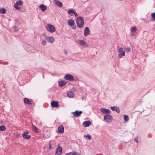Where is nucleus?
Wrapping results in <instances>:
<instances>
[{
  "instance_id": "nucleus-17",
  "label": "nucleus",
  "mask_w": 155,
  "mask_h": 155,
  "mask_svg": "<svg viewBox=\"0 0 155 155\" xmlns=\"http://www.w3.org/2000/svg\"><path fill=\"white\" fill-rule=\"evenodd\" d=\"M56 153H57L58 155H61L62 153V147H58L57 148L56 150Z\"/></svg>"
},
{
  "instance_id": "nucleus-9",
  "label": "nucleus",
  "mask_w": 155,
  "mask_h": 155,
  "mask_svg": "<svg viewBox=\"0 0 155 155\" xmlns=\"http://www.w3.org/2000/svg\"><path fill=\"white\" fill-rule=\"evenodd\" d=\"M100 111L103 114H109L110 112V110L104 108H101L100 109Z\"/></svg>"
},
{
  "instance_id": "nucleus-31",
  "label": "nucleus",
  "mask_w": 155,
  "mask_h": 155,
  "mask_svg": "<svg viewBox=\"0 0 155 155\" xmlns=\"http://www.w3.org/2000/svg\"><path fill=\"white\" fill-rule=\"evenodd\" d=\"M13 28L15 31H18L19 29L18 27L16 26H13Z\"/></svg>"
},
{
  "instance_id": "nucleus-8",
  "label": "nucleus",
  "mask_w": 155,
  "mask_h": 155,
  "mask_svg": "<svg viewBox=\"0 0 155 155\" xmlns=\"http://www.w3.org/2000/svg\"><path fill=\"white\" fill-rule=\"evenodd\" d=\"M58 134H63L64 132V128L62 125H60L58 128V130L57 131Z\"/></svg>"
},
{
  "instance_id": "nucleus-21",
  "label": "nucleus",
  "mask_w": 155,
  "mask_h": 155,
  "mask_svg": "<svg viewBox=\"0 0 155 155\" xmlns=\"http://www.w3.org/2000/svg\"><path fill=\"white\" fill-rule=\"evenodd\" d=\"M68 96L70 98H72L74 96V94L71 91H69L67 93Z\"/></svg>"
},
{
  "instance_id": "nucleus-24",
  "label": "nucleus",
  "mask_w": 155,
  "mask_h": 155,
  "mask_svg": "<svg viewBox=\"0 0 155 155\" xmlns=\"http://www.w3.org/2000/svg\"><path fill=\"white\" fill-rule=\"evenodd\" d=\"M32 129L33 131H34L35 132L37 133L38 132V128L36 127L35 126L32 125Z\"/></svg>"
},
{
  "instance_id": "nucleus-37",
  "label": "nucleus",
  "mask_w": 155,
  "mask_h": 155,
  "mask_svg": "<svg viewBox=\"0 0 155 155\" xmlns=\"http://www.w3.org/2000/svg\"><path fill=\"white\" fill-rule=\"evenodd\" d=\"M115 110L117 113H119L120 112V109L119 108L117 107L116 109H115Z\"/></svg>"
},
{
  "instance_id": "nucleus-45",
  "label": "nucleus",
  "mask_w": 155,
  "mask_h": 155,
  "mask_svg": "<svg viewBox=\"0 0 155 155\" xmlns=\"http://www.w3.org/2000/svg\"><path fill=\"white\" fill-rule=\"evenodd\" d=\"M69 10H73V9H69Z\"/></svg>"
},
{
  "instance_id": "nucleus-19",
  "label": "nucleus",
  "mask_w": 155,
  "mask_h": 155,
  "mask_svg": "<svg viewBox=\"0 0 155 155\" xmlns=\"http://www.w3.org/2000/svg\"><path fill=\"white\" fill-rule=\"evenodd\" d=\"M65 155H80V154L78 153L72 152L66 153Z\"/></svg>"
},
{
  "instance_id": "nucleus-26",
  "label": "nucleus",
  "mask_w": 155,
  "mask_h": 155,
  "mask_svg": "<svg viewBox=\"0 0 155 155\" xmlns=\"http://www.w3.org/2000/svg\"><path fill=\"white\" fill-rule=\"evenodd\" d=\"M151 16L152 18V21H155V12H153L151 14Z\"/></svg>"
},
{
  "instance_id": "nucleus-22",
  "label": "nucleus",
  "mask_w": 155,
  "mask_h": 155,
  "mask_svg": "<svg viewBox=\"0 0 155 155\" xmlns=\"http://www.w3.org/2000/svg\"><path fill=\"white\" fill-rule=\"evenodd\" d=\"M41 10H46L47 6L44 4H41L38 6Z\"/></svg>"
},
{
  "instance_id": "nucleus-5",
  "label": "nucleus",
  "mask_w": 155,
  "mask_h": 155,
  "mask_svg": "<svg viewBox=\"0 0 155 155\" xmlns=\"http://www.w3.org/2000/svg\"><path fill=\"white\" fill-rule=\"evenodd\" d=\"M23 2L21 0H19L18 1H17L16 3H15L14 5V7H15V9L17 10H20V8L18 6V5H21L23 4Z\"/></svg>"
},
{
  "instance_id": "nucleus-30",
  "label": "nucleus",
  "mask_w": 155,
  "mask_h": 155,
  "mask_svg": "<svg viewBox=\"0 0 155 155\" xmlns=\"http://www.w3.org/2000/svg\"><path fill=\"white\" fill-rule=\"evenodd\" d=\"M79 42L80 43V44L82 46L84 45L86 43L83 40H80L79 41Z\"/></svg>"
},
{
  "instance_id": "nucleus-43",
  "label": "nucleus",
  "mask_w": 155,
  "mask_h": 155,
  "mask_svg": "<svg viewBox=\"0 0 155 155\" xmlns=\"http://www.w3.org/2000/svg\"><path fill=\"white\" fill-rule=\"evenodd\" d=\"M0 10H5V9L3 8H0Z\"/></svg>"
},
{
  "instance_id": "nucleus-38",
  "label": "nucleus",
  "mask_w": 155,
  "mask_h": 155,
  "mask_svg": "<svg viewBox=\"0 0 155 155\" xmlns=\"http://www.w3.org/2000/svg\"><path fill=\"white\" fill-rule=\"evenodd\" d=\"M137 137L136 138L134 139V141H136L137 143H138V141L137 140Z\"/></svg>"
},
{
  "instance_id": "nucleus-27",
  "label": "nucleus",
  "mask_w": 155,
  "mask_h": 155,
  "mask_svg": "<svg viewBox=\"0 0 155 155\" xmlns=\"http://www.w3.org/2000/svg\"><path fill=\"white\" fill-rule=\"evenodd\" d=\"M124 48L126 52H129L131 50V48L130 47L126 48L125 47H124Z\"/></svg>"
},
{
  "instance_id": "nucleus-12",
  "label": "nucleus",
  "mask_w": 155,
  "mask_h": 155,
  "mask_svg": "<svg viewBox=\"0 0 155 155\" xmlns=\"http://www.w3.org/2000/svg\"><path fill=\"white\" fill-rule=\"evenodd\" d=\"M28 133L27 132H24L22 134V137L26 139H28L30 138L31 136L30 135H28Z\"/></svg>"
},
{
  "instance_id": "nucleus-13",
  "label": "nucleus",
  "mask_w": 155,
  "mask_h": 155,
  "mask_svg": "<svg viewBox=\"0 0 155 155\" xmlns=\"http://www.w3.org/2000/svg\"><path fill=\"white\" fill-rule=\"evenodd\" d=\"M90 34V30L88 27H87L85 28L84 35L85 36H87Z\"/></svg>"
},
{
  "instance_id": "nucleus-28",
  "label": "nucleus",
  "mask_w": 155,
  "mask_h": 155,
  "mask_svg": "<svg viewBox=\"0 0 155 155\" xmlns=\"http://www.w3.org/2000/svg\"><path fill=\"white\" fill-rule=\"evenodd\" d=\"M137 30V28L133 26L131 28V31L132 32H135Z\"/></svg>"
},
{
  "instance_id": "nucleus-20",
  "label": "nucleus",
  "mask_w": 155,
  "mask_h": 155,
  "mask_svg": "<svg viewBox=\"0 0 155 155\" xmlns=\"http://www.w3.org/2000/svg\"><path fill=\"white\" fill-rule=\"evenodd\" d=\"M68 25L70 26L71 25H73L74 24V21L72 19L69 20L68 21Z\"/></svg>"
},
{
  "instance_id": "nucleus-4",
  "label": "nucleus",
  "mask_w": 155,
  "mask_h": 155,
  "mask_svg": "<svg viewBox=\"0 0 155 155\" xmlns=\"http://www.w3.org/2000/svg\"><path fill=\"white\" fill-rule=\"evenodd\" d=\"M117 51L119 53V56L120 58H121L122 56H125V52L124 51H123V48H119Z\"/></svg>"
},
{
  "instance_id": "nucleus-36",
  "label": "nucleus",
  "mask_w": 155,
  "mask_h": 155,
  "mask_svg": "<svg viewBox=\"0 0 155 155\" xmlns=\"http://www.w3.org/2000/svg\"><path fill=\"white\" fill-rule=\"evenodd\" d=\"M6 12V10H0V13L4 14Z\"/></svg>"
},
{
  "instance_id": "nucleus-34",
  "label": "nucleus",
  "mask_w": 155,
  "mask_h": 155,
  "mask_svg": "<svg viewBox=\"0 0 155 155\" xmlns=\"http://www.w3.org/2000/svg\"><path fill=\"white\" fill-rule=\"evenodd\" d=\"M117 107H110V109L113 110H115V109Z\"/></svg>"
},
{
  "instance_id": "nucleus-42",
  "label": "nucleus",
  "mask_w": 155,
  "mask_h": 155,
  "mask_svg": "<svg viewBox=\"0 0 155 155\" xmlns=\"http://www.w3.org/2000/svg\"><path fill=\"white\" fill-rule=\"evenodd\" d=\"M40 125L41 126H42V123L41 122H40V124H39V126Z\"/></svg>"
},
{
  "instance_id": "nucleus-15",
  "label": "nucleus",
  "mask_w": 155,
  "mask_h": 155,
  "mask_svg": "<svg viewBox=\"0 0 155 155\" xmlns=\"http://www.w3.org/2000/svg\"><path fill=\"white\" fill-rule=\"evenodd\" d=\"M46 39L51 43H53L54 41V38L52 37H47L46 38Z\"/></svg>"
},
{
  "instance_id": "nucleus-32",
  "label": "nucleus",
  "mask_w": 155,
  "mask_h": 155,
  "mask_svg": "<svg viewBox=\"0 0 155 155\" xmlns=\"http://www.w3.org/2000/svg\"><path fill=\"white\" fill-rule=\"evenodd\" d=\"M84 137H88V139L89 140H90L91 139V136L90 135H84Z\"/></svg>"
},
{
  "instance_id": "nucleus-40",
  "label": "nucleus",
  "mask_w": 155,
  "mask_h": 155,
  "mask_svg": "<svg viewBox=\"0 0 155 155\" xmlns=\"http://www.w3.org/2000/svg\"><path fill=\"white\" fill-rule=\"evenodd\" d=\"M49 149H51V145L50 144L49 145Z\"/></svg>"
},
{
  "instance_id": "nucleus-39",
  "label": "nucleus",
  "mask_w": 155,
  "mask_h": 155,
  "mask_svg": "<svg viewBox=\"0 0 155 155\" xmlns=\"http://www.w3.org/2000/svg\"><path fill=\"white\" fill-rule=\"evenodd\" d=\"M64 54H67L68 53L67 51L66 50H64Z\"/></svg>"
},
{
  "instance_id": "nucleus-1",
  "label": "nucleus",
  "mask_w": 155,
  "mask_h": 155,
  "mask_svg": "<svg viewBox=\"0 0 155 155\" xmlns=\"http://www.w3.org/2000/svg\"><path fill=\"white\" fill-rule=\"evenodd\" d=\"M84 20L81 17H78L77 18L76 24L78 28H82L84 26Z\"/></svg>"
},
{
  "instance_id": "nucleus-11",
  "label": "nucleus",
  "mask_w": 155,
  "mask_h": 155,
  "mask_svg": "<svg viewBox=\"0 0 155 155\" xmlns=\"http://www.w3.org/2000/svg\"><path fill=\"white\" fill-rule=\"evenodd\" d=\"M51 105L53 107H57L59 106L58 102L53 101L51 102Z\"/></svg>"
},
{
  "instance_id": "nucleus-7",
  "label": "nucleus",
  "mask_w": 155,
  "mask_h": 155,
  "mask_svg": "<svg viewBox=\"0 0 155 155\" xmlns=\"http://www.w3.org/2000/svg\"><path fill=\"white\" fill-rule=\"evenodd\" d=\"M82 113V112L81 111H78V110H76L75 112L71 113L72 114H73L74 116L75 117H79Z\"/></svg>"
},
{
  "instance_id": "nucleus-25",
  "label": "nucleus",
  "mask_w": 155,
  "mask_h": 155,
  "mask_svg": "<svg viewBox=\"0 0 155 155\" xmlns=\"http://www.w3.org/2000/svg\"><path fill=\"white\" fill-rule=\"evenodd\" d=\"M6 127L4 125L0 126V131H4L6 130Z\"/></svg>"
},
{
  "instance_id": "nucleus-2",
  "label": "nucleus",
  "mask_w": 155,
  "mask_h": 155,
  "mask_svg": "<svg viewBox=\"0 0 155 155\" xmlns=\"http://www.w3.org/2000/svg\"><path fill=\"white\" fill-rule=\"evenodd\" d=\"M46 28L48 31L51 33H53L55 31L54 26L50 24H48L46 27Z\"/></svg>"
},
{
  "instance_id": "nucleus-18",
  "label": "nucleus",
  "mask_w": 155,
  "mask_h": 155,
  "mask_svg": "<svg viewBox=\"0 0 155 155\" xmlns=\"http://www.w3.org/2000/svg\"><path fill=\"white\" fill-rule=\"evenodd\" d=\"M66 84V81H58L59 85L61 87H62L65 85Z\"/></svg>"
},
{
  "instance_id": "nucleus-41",
  "label": "nucleus",
  "mask_w": 155,
  "mask_h": 155,
  "mask_svg": "<svg viewBox=\"0 0 155 155\" xmlns=\"http://www.w3.org/2000/svg\"><path fill=\"white\" fill-rule=\"evenodd\" d=\"M71 16H73V15L74 13H68Z\"/></svg>"
},
{
  "instance_id": "nucleus-33",
  "label": "nucleus",
  "mask_w": 155,
  "mask_h": 155,
  "mask_svg": "<svg viewBox=\"0 0 155 155\" xmlns=\"http://www.w3.org/2000/svg\"><path fill=\"white\" fill-rule=\"evenodd\" d=\"M46 42V41L44 40H43L42 44L43 45L45 46Z\"/></svg>"
},
{
  "instance_id": "nucleus-6",
  "label": "nucleus",
  "mask_w": 155,
  "mask_h": 155,
  "mask_svg": "<svg viewBox=\"0 0 155 155\" xmlns=\"http://www.w3.org/2000/svg\"><path fill=\"white\" fill-rule=\"evenodd\" d=\"M64 78L66 80L72 81L74 79V77L73 75L70 74H67L64 76Z\"/></svg>"
},
{
  "instance_id": "nucleus-3",
  "label": "nucleus",
  "mask_w": 155,
  "mask_h": 155,
  "mask_svg": "<svg viewBox=\"0 0 155 155\" xmlns=\"http://www.w3.org/2000/svg\"><path fill=\"white\" fill-rule=\"evenodd\" d=\"M112 117L110 114H106L104 116V120L107 122L110 123L112 121Z\"/></svg>"
},
{
  "instance_id": "nucleus-35",
  "label": "nucleus",
  "mask_w": 155,
  "mask_h": 155,
  "mask_svg": "<svg viewBox=\"0 0 155 155\" xmlns=\"http://www.w3.org/2000/svg\"><path fill=\"white\" fill-rule=\"evenodd\" d=\"M73 29H75L76 28V26L74 24L73 25L71 26Z\"/></svg>"
},
{
  "instance_id": "nucleus-16",
  "label": "nucleus",
  "mask_w": 155,
  "mask_h": 155,
  "mask_svg": "<svg viewBox=\"0 0 155 155\" xmlns=\"http://www.w3.org/2000/svg\"><path fill=\"white\" fill-rule=\"evenodd\" d=\"M91 124V122L89 121H85L83 124V125L85 127H89Z\"/></svg>"
},
{
  "instance_id": "nucleus-29",
  "label": "nucleus",
  "mask_w": 155,
  "mask_h": 155,
  "mask_svg": "<svg viewBox=\"0 0 155 155\" xmlns=\"http://www.w3.org/2000/svg\"><path fill=\"white\" fill-rule=\"evenodd\" d=\"M124 119L125 121H127L129 119L128 116L127 115H124Z\"/></svg>"
},
{
  "instance_id": "nucleus-10",
  "label": "nucleus",
  "mask_w": 155,
  "mask_h": 155,
  "mask_svg": "<svg viewBox=\"0 0 155 155\" xmlns=\"http://www.w3.org/2000/svg\"><path fill=\"white\" fill-rule=\"evenodd\" d=\"M24 102L25 104H32V101L31 100H30L28 98H25L24 99Z\"/></svg>"
},
{
  "instance_id": "nucleus-14",
  "label": "nucleus",
  "mask_w": 155,
  "mask_h": 155,
  "mask_svg": "<svg viewBox=\"0 0 155 155\" xmlns=\"http://www.w3.org/2000/svg\"><path fill=\"white\" fill-rule=\"evenodd\" d=\"M54 4L58 6L59 7H61L62 6L63 4L60 1L58 0H54Z\"/></svg>"
},
{
  "instance_id": "nucleus-44",
  "label": "nucleus",
  "mask_w": 155,
  "mask_h": 155,
  "mask_svg": "<svg viewBox=\"0 0 155 155\" xmlns=\"http://www.w3.org/2000/svg\"><path fill=\"white\" fill-rule=\"evenodd\" d=\"M73 90L75 91V88H74V87H73Z\"/></svg>"
},
{
  "instance_id": "nucleus-23",
  "label": "nucleus",
  "mask_w": 155,
  "mask_h": 155,
  "mask_svg": "<svg viewBox=\"0 0 155 155\" xmlns=\"http://www.w3.org/2000/svg\"><path fill=\"white\" fill-rule=\"evenodd\" d=\"M74 13V14L75 15V16L76 17L78 15L77 13L75 11V10H68V13Z\"/></svg>"
}]
</instances>
